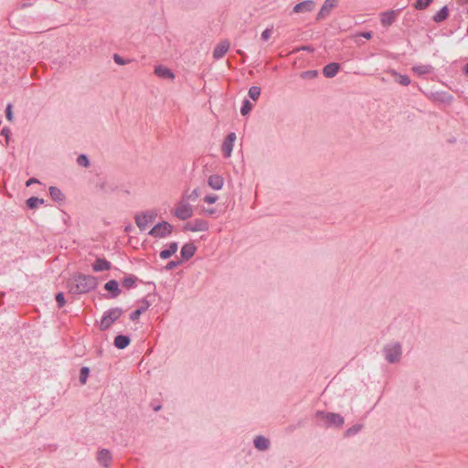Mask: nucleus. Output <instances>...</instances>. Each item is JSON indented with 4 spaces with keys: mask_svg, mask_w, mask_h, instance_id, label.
Masks as SVG:
<instances>
[{
    "mask_svg": "<svg viewBox=\"0 0 468 468\" xmlns=\"http://www.w3.org/2000/svg\"><path fill=\"white\" fill-rule=\"evenodd\" d=\"M98 285V279L92 275L76 273L69 283V292L81 294L94 290Z\"/></svg>",
    "mask_w": 468,
    "mask_h": 468,
    "instance_id": "nucleus-1",
    "label": "nucleus"
},
{
    "mask_svg": "<svg viewBox=\"0 0 468 468\" xmlns=\"http://www.w3.org/2000/svg\"><path fill=\"white\" fill-rule=\"evenodd\" d=\"M123 314V310L119 307L111 308L104 312L100 324V330L105 331L109 329L112 324L117 321Z\"/></svg>",
    "mask_w": 468,
    "mask_h": 468,
    "instance_id": "nucleus-2",
    "label": "nucleus"
},
{
    "mask_svg": "<svg viewBox=\"0 0 468 468\" xmlns=\"http://www.w3.org/2000/svg\"><path fill=\"white\" fill-rule=\"evenodd\" d=\"M385 358L388 363L399 362L401 358V345L398 342L390 343L384 347Z\"/></svg>",
    "mask_w": 468,
    "mask_h": 468,
    "instance_id": "nucleus-3",
    "label": "nucleus"
},
{
    "mask_svg": "<svg viewBox=\"0 0 468 468\" xmlns=\"http://www.w3.org/2000/svg\"><path fill=\"white\" fill-rule=\"evenodd\" d=\"M174 227L167 221H162L154 225L149 231L154 238H165L173 232Z\"/></svg>",
    "mask_w": 468,
    "mask_h": 468,
    "instance_id": "nucleus-4",
    "label": "nucleus"
},
{
    "mask_svg": "<svg viewBox=\"0 0 468 468\" xmlns=\"http://www.w3.org/2000/svg\"><path fill=\"white\" fill-rule=\"evenodd\" d=\"M193 207L185 199H182L180 202L177 203L174 211V215L181 220H186L190 218L193 216Z\"/></svg>",
    "mask_w": 468,
    "mask_h": 468,
    "instance_id": "nucleus-5",
    "label": "nucleus"
},
{
    "mask_svg": "<svg viewBox=\"0 0 468 468\" xmlns=\"http://www.w3.org/2000/svg\"><path fill=\"white\" fill-rule=\"evenodd\" d=\"M316 416L324 421L326 427L336 426L341 427L344 424V418L337 413L318 411Z\"/></svg>",
    "mask_w": 468,
    "mask_h": 468,
    "instance_id": "nucleus-6",
    "label": "nucleus"
},
{
    "mask_svg": "<svg viewBox=\"0 0 468 468\" xmlns=\"http://www.w3.org/2000/svg\"><path fill=\"white\" fill-rule=\"evenodd\" d=\"M156 217L157 213L154 210H147L141 214H137L134 217V220L140 230H144L147 225L153 222Z\"/></svg>",
    "mask_w": 468,
    "mask_h": 468,
    "instance_id": "nucleus-7",
    "label": "nucleus"
},
{
    "mask_svg": "<svg viewBox=\"0 0 468 468\" xmlns=\"http://www.w3.org/2000/svg\"><path fill=\"white\" fill-rule=\"evenodd\" d=\"M338 0H325L319 10L316 20L321 21L326 18L332 10L337 5Z\"/></svg>",
    "mask_w": 468,
    "mask_h": 468,
    "instance_id": "nucleus-8",
    "label": "nucleus"
},
{
    "mask_svg": "<svg viewBox=\"0 0 468 468\" xmlns=\"http://www.w3.org/2000/svg\"><path fill=\"white\" fill-rule=\"evenodd\" d=\"M185 230L197 232V231H206L208 229V223L200 218H196L193 221L186 223L184 226Z\"/></svg>",
    "mask_w": 468,
    "mask_h": 468,
    "instance_id": "nucleus-9",
    "label": "nucleus"
},
{
    "mask_svg": "<svg viewBox=\"0 0 468 468\" xmlns=\"http://www.w3.org/2000/svg\"><path fill=\"white\" fill-rule=\"evenodd\" d=\"M104 289L109 292L108 295H104L106 299H115L122 292L119 287V283L116 280H111L107 282L104 285Z\"/></svg>",
    "mask_w": 468,
    "mask_h": 468,
    "instance_id": "nucleus-10",
    "label": "nucleus"
},
{
    "mask_svg": "<svg viewBox=\"0 0 468 468\" xmlns=\"http://www.w3.org/2000/svg\"><path fill=\"white\" fill-rule=\"evenodd\" d=\"M234 146V133H229L225 138L222 145L221 151L225 157H229L231 155L232 150Z\"/></svg>",
    "mask_w": 468,
    "mask_h": 468,
    "instance_id": "nucleus-11",
    "label": "nucleus"
},
{
    "mask_svg": "<svg viewBox=\"0 0 468 468\" xmlns=\"http://www.w3.org/2000/svg\"><path fill=\"white\" fill-rule=\"evenodd\" d=\"M315 7V3L313 0H305L296 4L293 6L294 13L312 12Z\"/></svg>",
    "mask_w": 468,
    "mask_h": 468,
    "instance_id": "nucleus-12",
    "label": "nucleus"
},
{
    "mask_svg": "<svg viewBox=\"0 0 468 468\" xmlns=\"http://www.w3.org/2000/svg\"><path fill=\"white\" fill-rule=\"evenodd\" d=\"M196 250H197V247L193 243L189 242V243L185 244L181 248V251H180L182 260L183 261L190 260L195 255Z\"/></svg>",
    "mask_w": 468,
    "mask_h": 468,
    "instance_id": "nucleus-13",
    "label": "nucleus"
},
{
    "mask_svg": "<svg viewBox=\"0 0 468 468\" xmlns=\"http://www.w3.org/2000/svg\"><path fill=\"white\" fill-rule=\"evenodd\" d=\"M229 46H230V44L229 41H227V40L221 41L215 48L214 52H213V57L216 59L221 58L229 50Z\"/></svg>",
    "mask_w": 468,
    "mask_h": 468,
    "instance_id": "nucleus-14",
    "label": "nucleus"
},
{
    "mask_svg": "<svg viewBox=\"0 0 468 468\" xmlns=\"http://www.w3.org/2000/svg\"><path fill=\"white\" fill-rule=\"evenodd\" d=\"M112 268V263L105 259L97 258L92 264V270L96 272L108 271Z\"/></svg>",
    "mask_w": 468,
    "mask_h": 468,
    "instance_id": "nucleus-15",
    "label": "nucleus"
},
{
    "mask_svg": "<svg viewBox=\"0 0 468 468\" xmlns=\"http://www.w3.org/2000/svg\"><path fill=\"white\" fill-rule=\"evenodd\" d=\"M340 69V64L332 62L324 67L323 73L326 78L335 77Z\"/></svg>",
    "mask_w": 468,
    "mask_h": 468,
    "instance_id": "nucleus-16",
    "label": "nucleus"
},
{
    "mask_svg": "<svg viewBox=\"0 0 468 468\" xmlns=\"http://www.w3.org/2000/svg\"><path fill=\"white\" fill-rule=\"evenodd\" d=\"M154 73L162 79L173 80L175 78V74L172 72L170 69L161 65L155 67Z\"/></svg>",
    "mask_w": 468,
    "mask_h": 468,
    "instance_id": "nucleus-17",
    "label": "nucleus"
},
{
    "mask_svg": "<svg viewBox=\"0 0 468 468\" xmlns=\"http://www.w3.org/2000/svg\"><path fill=\"white\" fill-rule=\"evenodd\" d=\"M223 177L218 175H212L207 179V185L215 190H219L223 186Z\"/></svg>",
    "mask_w": 468,
    "mask_h": 468,
    "instance_id": "nucleus-18",
    "label": "nucleus"
},
{
    "mask_svg": "<svg viewBox=\"0 0 468 468\" xmlns=\"http://www.w3.org/2000/svg\"><path fill=\"white\" fill-rule=\"evenodd\" d=\"M131 343V339L128 335H118L114 338V346L118 349L126 348Z\"/></svg>",
    "mask_w": 468,
    "mask_h": 468,
    "instance_id": "nucleus-19",
    "label": "nucleus"
},
{
    "mask_svg": "<svg viewBox=\"0 0 468 468\" xmlns=\"http://www.w3.org/2000/svg\"><path fill=\"white\" fill-rule=\"evenodd\" d=\"M96 186L104 193H113L117 189V186L113 182L106 180L97 183Z\"/></svg>",
    "mask_w": 468,
    "mask_h": 468,
    "instance_id": "nucleus-20",
    "label": "nucleus"
},
{
    "mask_svg": "<svg viewBox=\"0 0 468 468\" xmlns=\"http://www.w3.org/2000/svg\"><path fill=\"white\" fill-rule=\"evenodd\" d=\"M97 459L104 467H109L112 460L111 452L107 449H102L99 452Z\"/></svg>",
    "mask_w": 468,
    "mask_h": 468,
    "instance_id": "nucleus-21",
    "label": "nucleus"
},
{
    "mask_svg": "<svg viewBox=\"0 0 468 468\" xmlns=\"http://www.w3.org/2000/svg\"><path fill=\"white\" fill-rule=\"evenodd\" d=\"M178 249L177 242H171L168 246V249L164 250L160 252L159 256L162 260L169 259L173 256Z\"/></svg>",
    "mask_w": 468,
    "mask_h": 468,
    "instance_id": "nucleus-22",
    "label": "nucleus"
},
{
    "mask_svg": "<svg viewBox=\"0 0 468 468\" xmlns=\"http://www.w3.org/2000/svg\"><path fill=\"white\" fill-rule=\"evenodd\" d=\"M395 18H396L395 11L391 10V11L384 12L381 15V24L384 27H388L394 23Z\"/></svg>",
    "mask_w": 468,
    "mask_h": 468,
    "instance_id": "nucleus-23",
    "label": "nucleus"
},
{
    "mask_svg": "<svg viewBox=\"0 0 468 468\" xmlns=\"http://www.w3.org/2000/svg\"><path fill=\"white\" fill-rule=\"evenodd\" d=\"M254 446L260 451H265L270 447V441L263 436H257L254 439Z\"/></svg>",
    "mask_w": 468,
    "mask_h": 468,
    "instance_id": "nucleus-24",
    "label": "nucleus"
},
{
    "mask_svg": "<svg viewBox=\"0 0 468 468\" xmlns=\"http://www.w3.org/2000/svg\"><path fill=\"white\" fill-rule=\"evenodd\" d=\"M391 75L394 77L396 82L399 83L402 86H408L410 83V79L408 75H402L398 73L396 70H390Z\"/></svg>",
    "mask_w": 468,
    "mask_h": 468,
    "instance_id": "nucleus-25",
    "label": "nucleus"
},
{
    "mask_svg": "<svg viewBox=\"0 0 468 468\" xmlns=\"http://www.w3.org/2000/svg\"><path fill=\"white\" fill-rule=\"evenodd\" d=\"M48 192L50 197L56 202L63 201L65 199L64 194L57 186H49Z\"/></svg>",
    "mask_w": 468,
    "mask_h": 468,
    "instance_id": "nucleus-26",
    "label": "nucleus"
},
{
    "mask_svg": "<svg viewBox=\"0 0 468 468\" xmlns=\"http://www.w3.org/2000/svg\"><path fill=\"white\" fill-rule=\"evenodd\" d=\"M449 16V9L445 5L441 10H439L432 17L433 21L436 23H441L446 20Z\"/></svg>",
    "mask_w": 468,
    "mask_h": 468,
    "instance_id": "nucleus-27",
    "label": "nucleus"
},
{
    "mask_svg": "<svg viewBox=\"0 0 468 468\" xmlns=\"http://www.w3.org/2000/svg\"><path fill=\"white\" fill-rule=\"evenodd\" d=\"M199 196H200V191H199L198 187L193 189L192 191H189L187 189L183 194V199L194 202L199 197Z\"/></svg>",
    "mask_w": 468,
    "mask_h": 468,
    "instance_id": "nucleus-28",
    "label": "nucleus"
},
{
    "mask_svg": "<svg viewBox=\"0 0 468 468\" xmlns=\"http://www.w3.org/2000/svg\"><path fill=\"white\" fill-rule=\"evenodd\" d=\"M412 70L418 75H425L431 72L432 67L431 65H418L414 66Z\"/></svg>",
    "mask_w": 468,
    "mask_h": 468,
    "instance_id": "nucleus-29",
    "label": "nucleus"
},
{
    "mask_svg": "<svg viewBox=\"0 0 468 468\" xmlns=\"http://www.w3.org/2000/svg\"><path fill=\"white\" fill-rule=\"evenodd\" d=\"M43 198H38L37 197H31L27 200V206L30 209L36 208L38 205L44 204Z\"/></svg>",
    "mask_w": 468,
    "mask_h": 468,
    "instance_id": "nucleus-30",
    "label": "nucleus"
},
{
    "mask_svg": "<svg viewBox=\"0 0 468 468\" xmlns=\"http://www.w3.org/2000/svg\"><path fill=\"white\" fill-rule=\"evenodd\" d=\"M137 277L133 274H130L123 278L122 286L125 287L126 289H131L135 285Z\"/></svg>",
    "mask_w": 468,
    "mask_h": 468,
    "instance_id": "nucleus-31",
    "label": "nucleus"
},
{
    "mask_svg": "<svg viewBox=\"0 0 468 468\" xmlns=\"http://www.w3.org/2000/svg\"><path fill=\"white\" fill-rule=\"evenodd\" d=\"M252 107L253 104L249 100L245 99L240 108V113L242 115H247L251 111Z\"/></svg>",
    "mask_w": 468,
    "mask_h": 468,
    "instance_id": "nucleus-32",
    "label": "nucleus"
},
{
    "mask_svg": "<svg viewBox=\"0 0 468 468\" xmlns=\"http://www.w3.org/2000/svg\"><path fill=\"white\" fill-rule=\"evenodd\" d=\"M90 374V368L88 367H82L80 372V382L84 385L87 382V378Z\"/></svg>",
    "mask_w": 468,
    "mask_h": 468,
    "instance_id": "nucleus-33",
    "label": "nucleus"
},
{
    "mask_svg": "<svg viewBox=\"0 0 468 468\" xmlns=\"http://www.w3.org/2000/svg\"><path fill=\"white\" fill-rule=\"evenodd\" d=\"M431 2L432 0H417L414 4V7L417 10H423L426 9Z\"/></svg>",
    "mask_w": 468,
    "mask_h": 468,
    "instance_id": "nucleus-34",
    "label": "nucleus"
},
{
    "mask_svg": "<svg viewBox=\"0 0 468 468\" xmlns=\"http://www.w3.org/2000/svg\"><path fill=\"white\" fill-rule=\"evenodd\" d=\"M261 95V88L257 86H252L249 90V96L253 100L257 101Z\"/></svg>",
    "mask_w": 468,
    "mask_h": 468,
    "instance_id": "nucleus-35",
    "label": "nucleus"
},
{
    "mask_svg": "<svg viewBox=\"0 0 468 468\" xmlns=\"http://www.w3.org/2000/svg\"><path fill=\"white\" fill-rule=\"evenodd\" d=\"M77 164L82 167L90 166V160L86 154H80L77 158Z\"/></svg>",
    "mask_w": 468,
    "mask_h": 468,
    "instance_id": "nucleus-36",
    "label": "nucleus"
},
{
    "mask_svg": "<svg viewBox=\"0 0 468 468\" xmlns=\"http://www.w3.org/2000/svg\"><path fill=\"white\" fill-rule=\"evenodd\" d=\"M362 429V425H359V424H356V425H354L352 426L351 428H349L346 431V436H352V435H355L356 434L358 431H360V430Z\"/></svg>",
    "mask_w": 468,
    "mask_h": 468,
    "instance_id": "nucleus-37",
    "label": "nucleus"
},
{
    "mask_svg": "<svg viewBox=\"0 0 468 468\" xmlns=\"http://www.w3.org/2000/svg\"><path fill=\"white\" fill-rule=\"evenodd\" d=\"M55 298H56V301H57L59 308H61L65 305L66 300H65L63 292L57 293Z\"/></svg>",
    "mask_w": 468,
    "mask_h": 468,
    "instance_id": "nucleus-38",
    "label": "nucleus"
},
{
    "mask_svg": "<svg viewBox=\"0 0 468 468\" xmlns=\"http://www.w3.org/2000/svg\"><path fill=\"white\" fill-rule=\"evenodd\" d=\"M5 117L8 121L12 122L13 121V106L11 103H8L6 108H5Z\"/></svg>",
    "mask_w": 468,
    "mask_h": 468,
    "instance_id": "nucleus-39",
    "label": "nucleus"
},
{
    "mask_svg": "<svg viewBox=\"0 0 468 468\" xmlns=\"http://www.w3.org/2000/svg\"><path fill=\"white\" fill-rule=\"evenodd\" d=\"M272 34V28H266L262 33H261V39L263 41H267L270 39L271 36Z\"/></svg>",
    "mask_w": 468,
    "mask_h": 468,
    "instance_id": "nucleus-40",
    "label": "nucleus"
},
{
    "mask_svg": "<svg viewBox=\"0 0 468 468\" xmlns=\"http://www.w3.org/2000/svg\"><path fill=\"white\" fill-rule=\"evenodd\" d=\"M181 263L180 261H169L166 266H165V270L166 271H171L175 268H176L179 264Z\"/></svg>",
    "mask_w": 468,
    "mask_h": 468,
    "instance_id": "nucleus-41",
    "label": "nucleus"
},
{
    "mask_svg": "<svg viewBox=\"0 0 468 468\" xmlns=\"http://www.w3.org/2000/svg\"><path fill=\"white\" fill-rule=\"evenodd\" d=\"M113 60L118 65L127 64V61L124 58H122L121 56H119L118 54L113 55Z\"/></svg>",
    "mask_w": 468,
    "mask_h": 468,
    "instance_id": "nucleus-42",
    "label": "nucleus"
},
{
    "mask_svg": "<svg viewBox=\"0 0 468 468\" xmlns=\"http://www.w3.org/2000/svg\"><path fill=\"white\" fill-rule=\"evenodd\" d=\"M142 313H143V312H142V310H140L139 308H138V309H136L135 311H133V313H131V314H130V319H131L132 321H135V320H137V319L140 317V315L142 314Z\"/></svg>",
    "mask_w": 468,
    "mask_h": 468,
    "instance_id": "nucleus-43",
    "label": "nucleus"
},
{
    "mask_svg": "<svg viewBox=\"0 0 468 468\" xmlns=\"http://www.w3.org/2000/svg\"><path fill=\"white\" fill-rule=\"evenodd\" d=\"M218 200V197L214 195L206 196L204 201L208 204H213Z\"/></svg>",
    "mask_w": 468,
    "mask_h": 468,
    "instance_id": "nucleus-44",
    "label": "nucleus"
},
{
    "mask_svg": "<svg viewBox=\"0 0 468 468\" xmlns=\"http://www.w3.org/2000/svg\"><path fill=\"white\" fill-rule=\"evenodd\" d=\"M150 305H151V303H149L148 300L143 299L142 305L139 307V309L142 310V312H144L150 307Z\"/></svg>",
    "mask_w": 468,
    "mask_h": 468,
    "instance_id": "nucleus-45",
    "label": "nucleus"
},
{
    "mask_svg": "<svg viewBox=\"0 0 468 468\" xmlns=\"http://www.w3.org/2000/svg\"><path fill=\"white\" fill-rule=\"evenodd\" d=\"M317 75V71L316 70H310V71H305L302 74L303 77H314V76H316Z\"/></svg>",
    "mask_w": 468,
    "mask_h": 468,
    "instance_id": "nucleus-46",
    "label": "nucleus"
},
{
    "mask_svg": "<svg viewBox=\"0 0 468 468\" xmlns=\"http://www.w3.org/2000/svg\"><path fill=\"white\" fill-rule=\"evenodd\" d=\"M10 133L11 131L8 127H4L1 131V134L4 135L5 138H8Z\"/></svg>",
    "mask_w": 468,
    "mask_h": 468,
    "instance_id": "nucleus-47",
    "label": "nucleus"
},
{
    "mask_svg": "<svg viewBox=\"0 0 468 468\" xmlns=\"http://www.w3.org/2000/svg\"><path fill=\"white\" fill-rule=\"evenodd\" d=\"M38 183H39V181H38L37 178L32 177V178H29V179L27 181L26 185H27V186H31V185H33V184H38Z\"/></svg>",
    "mask_w": 468,
    "mask_h": 468,
    "instance_id": "nucleus-48",
    "label": "nucleus"
},
{
    "mask_svg": "<svg viewBox=\"0 0 468 468\" xmlns=\"http://www.w3.org/2000/svg\"><path fill=\"white\" fill-rule=\"evenodd\" d=\"M361 36L367 39H370L372 37V33L371 32H363V33H361Z\"/></svg>",
    "mask_w": 468,
    "mask_h": 468,
    "instance_id": "nucleus-49",
    "label": "nucleus"
},
{
    "mask_svg": "<svg viewBox=\"0 0 468 468\" xmlns=\"http://www.w3.org/2000/svg\"><path fill=\"white\" fill-rule=\"evenodd\" d=\"M132 229H133V227H132L131 225H129V226L125 227V229H124V230H125L126 232H129V231H131Z\"/></svg>",
    "mask_w": 468,
    "mask_h": 468,
    "instance_id": "nucleus-50",
    "label": "nucleus"
},
{
    "mask_svg": "<svg viewBox=\"0 0 468 468\" xmlns=\"http://www.w3.org/2000/svg\"><path fill=\"white\" fill-rule=\"evenodd\" d=\"M303 50H307V51L313 50V48L311 47H309V46L303 47Z\"/></svg>",
    "mask_w": 468,
    "mask_h": 468,
    "instance_id": "nucleus-51",
    "label": "nucleus"
},
{
    "mask_svg": "<svg viewBox=\"0 0 468 468\" xmlns=\"http://www.w3.org/2000/svg\"><path fill=\"white\" fill-rule=\"evenodd\" d=\"M160 409H161V406H160V405H158V406H155V407L154 408V411H158Z\"/></svg>",
    "mask_w": 468,
    "mask_h": 468,
    "instance_id": "nucleus-52",
    "label": "nucleus"
},
{
    "mask_svg": "<svg viewBox=\"0 0 468 468\" xmlns=\"http://www.w3.org/2000/svg\"><path fill=\"white\" fill-rule=\"evenodd\" d=\"M464 72L468 75V64H466L464 67Z\"/></svg>",
    "mask_w": 468,
    "mask_h": 468,
    "instance_id": "nucleus-53",
    "label": "nucleus"
}]
</instances>
